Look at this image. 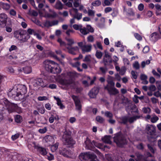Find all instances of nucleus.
<instances>
[{
  "label": "nucleus",
  "mask_w": 161,
  "mask_h": 161,
  "mask_svg": "<svg viewBox=\"0 0 161 161\" xmlns=\"http://www.w3.org/2000/svg\"><path fill=\"white\" fill-rule=\"evenodd\" d=\"M100 70L103 74H105L106 72L107 71L108 69L107 68H104L103 67H101L99 68Z\"/></svg>",
  "instance_id": "69168bd1"
},
{
  "label": "nucleus",
  "mask_w": 161,
  "mask_h": 161,
  "mask_svg": "<svg viewBox=\"0 0 161 161\" xmlns=\"http://www.w3.org/2000/svg\"><path fill=\"white\" fill-rule=\"evenodd\" d=\"M99 92V90L97 87L93 88L88 93V95L91 98H95Z\"/></svg>",
  "instance_id": "f3484780"
},
{
  "label": "nucleus",
  "mask_w": 161,
  "mask_h": 161,
  "mask_svg": "<svg viewBox=\"0 0 161 161\" xmlns=\"http://www.w3.org/2000/svg\"><path fill=\"white\" fill-rule=\"evenodd\" d=\"M103 55V53L101 52L98 50L96 51L95 56L98 59H101Z\"/></svg>",
  "instance_id": "ea45409f"
},
{
  "label": "nucleus",
  "mask_w": 161,
  "mask_h": 161,
  "mask_svg": "<svg viewBox=\"0 0 161 161\" xmlns=\"http://www.w3.org/2000/svg\"><path fill=\"white\" fill-rule=\"evenodd\" d=\"M66 48L68 50V53L73 55H75L76 53H75V51L78 50L79 49V48L77 46H75L74 47H72V46H68L66 47Z\"/></svg>",
  "instance_id": "4be33fe9"
},
{
  "label": "nucleus",
  "mask_w": 161,
  "mask_h": 161,
  "mask_svg": "<svg viewBox=\"0 0 161 161\" xmlns=\"http://www.w3.org/2000/svg\"><path fill=\"white\" fill-rule=\"evenodd\" d=\"M22 69L24 73L26 74L30 73L32 71L31 67L28 66L24 67Z\"/></svg>",
  "instance_id": "7c9ffc66"
},
{
  "label": "nucleus",
  "mask_w": 161,
  "mask_h": 161,
  "mask_svg": "<svg viewBox=\"0 0 161 161\" xmlns=\"http://www.w3.org/2000/svg\"><path fill=\"white\" fill-rule=\"evenodd\" d=\"M131 103H130L127 104V106H125V110L127 112H129L130 110H131Z\"/></svg>",
  "instance_id": "864d4df0"
},
{
  "label": "nucleus",
  "mask_w": 161,
  "mask_h": 161,
  "mask_svg": "<svg viewBox=\"0 0 161 161\" xmlns=\"http://www.w3.org/2000/svg\"><path fill=\"white\" fill-rule=\"evenodd\" d=\"M76 76V73L75 72H69L67 73L66 77L69 79V80L74 79V78Z\"/></svg>",
  "instance_id": "bb28decb"
},
{
  "label": "nucleus",
  "mask_w": 161,
  "mask_h": 161,
  "mask_svg": "<svg viewBox=\"0 0 161 161\" xmlns=\"http://www.w3.org/2000/svg\"><path fill=\"white\" fill-rule=\"evenodd\" d=\"M124 12L126 13V14L129 16H134L135 14L131 8H129L128 9H126L125 7H123Z\"/></svg>",
  "instance_id": "a878e982"
},
{
  "label": "nucleus",
  "mask_w": 161,
  "mask_h": 161,
  "mask_svg": "<svg viewBox=\"0 0 161 161\" xmlns=\"http://www.w3.org/2000/svg\"><path fill=\"white\" fill-rule=\"evenodd\" d=\"M37 148L38 151L41 154L43 155L47 154V152L45 148L40 147H38Z\"/></svg>",
  "instance_id": "cd10ccee"
},
{
  "label": "nucleus",
  "mask_w": 161,
  "mask_h": 161,
  "mask_svg": "<svg viewBox=\"0 0 161 161\" xmlns=\"http://www.w3.org/2000/svg\"><path fill=\"white\" fill-rule=\"evenodd\" d=\"M59 153L65 157H67L69 154V151L66 148L62 147L60 148L59 150Z\"/></svg>",
  "instance_id": "5701e85b"
},
{
  "label": "nucleus",
  "mask_w": 161,
  "mask_h": 161,
  "mask_svg": "<svg viewBox=\"0 0 161 161\" xmlns=\"http://www.w3.org/2000/svg\"><path fill=\"white\" fill-rule=\"evenodd\" d=\"M146 130L148 134L153 135L156 132L155 127L152 125H147L146 128Z\"/></svg>",
  "instance_id": "2eb2a0df"
},
{
  "label": "nucleus",
  "mask_w": 161,
  "mask_h": 161,
  "mask_svg": "<svg viewBox=\"0 0 161 161\" xmlns=\"http://www.w3.org/2000/svg\"><path fill=\"white\" fill-rule=\"evenodd\" d=\"M80 159L86 161H99L97 158L96 155L94 153H81L79 156Z\"/></svg>",
  "instance_id": "20e7f679"
},
{
  "label": "nucleus",
  "mask_w": 161,
  "mask_h": 161,
  "mask_svg": "<svg viewBox=\"0 0 161 161\" xmlns=\"http://www.w3.org/2000/svg\"><path fill=\"white\" fill-rule=\"evenodd\" d=\"M44 64L45 69L48 72H50L55 62L51 60H46L44 62Z\"/></svg>",
  "instance_id": "f8f14e48"
},
{
  "label": "nucleus",
  "mask_w": 161,
  "mask_h": 161,
  "mask_svg": "<svg viewBox=\"0 0 161 161\" xmlns=\"http://www.w3.org/2000/svg\"><path fill=\"white\" fill-rule=\"evenodd\" d=\"M156 86L158 91L161 90V81H158L156 83Z\"/></svg>",
  "instance_id": "4d7b16f0"
},
{
  "label": "nucleus",
  "mask_w": 161,
  "mask_h": 161,
  "mask_svg": "<svg viewBox=\"0 0 161 161\" xmlns=\"http://www.w3.org/2000/svg\"><path fill=\"white\" fill-rule=\"evenodd\" d=\"M133 66L134 68L136 69L139 68V64L138 61H136L133 64Z\"/></svg>",
  "instance_id": "13d9d810"
},
{
  "label": "nucleus",
  "mask_w": 161,
  "mask_h": 161,
  "mask_svg": "<svg viewBox=\"0 0 161 161\" xmlns=\"http://www.w3.org/2000/svg\"><path fill=\"white\" fill-rule=\"evenodd\" d=\"M137 161H156L154 159L148 160L147 158H145L144 156L139 153H136Z\"/></svg>",
  "instance_id": "412c9836"
},
{
  "label": "nucleus",
  "mask_w": 161,
  "mask_h": 161,
  "mask_svg": "<svg viewBox=\"0 0 161 161\" xmlns=\"http://www.w3.org/2000/svg\"><path fill=\"white\" fill-rule=\"evenodd\" d=\"M45 140L47 142H53L54 141L53 138L51 136H47L44 138Z\"/></svg>",
  "instance_id": "473e14b6"
},
{
  "label": "nucleus",
  "mask_w": 161,
  "mask_h": 161,
  "mask_svg": "<svg viewBox=\"0 0 161 161\" xmlns=\"http://www.w3.org/2000/svg\"><path fill=\"white\" fill-rule=\"evenodd\" d=\"M160 38V35L159 34L154 32L151 35L150 39L151 41L155 42Z\"/></svg>",
  "instance_id": "b1692460"
},
{
  "label": "nucleus",
  "mask_w": 161,
  "mask_h": 161,
  "mask_svg": "<svg viewBox=\"0 0 161 161\" xmlns=\"http://www.w3.org/2000/svg\"><path fill=\"white\" fill-rule=\"evenodd\" d=\"M54 99L56 100L57 101V104L58 106H60V108L61 109H63L64 108V106L62 103L60 99L58 97H56L55 96L53 97Z\"/></svg>",
  "instance_id": "c85d7f7f"
},
{
  "label": "nucleus",
  "mask_w": 161,
  "mask_h": 161,
  "mask_svg": "<svg viewBox=\"0 0 161 161\" xmlns=\"http://www.w3.org/2000/svg\"><path fill=\"white\" fill-rule=\"evenodd\" d=\"M95 12L94 11L89 9L88 11V15L89 16H94Z\"/></svg>",
  "instance_id": "5fc2aeb1"
},
{
  "label": "nucleus",
  "mask_w": 161,
  "mask_h": 161,
  "mask_svg": "<svg viewBox=\"0 0 161 161\" xmlns=\"http://www.w3.org/2000/svg\"><path fill=\"white\" fill-rule=\"evenodd\" d=\"M105 54L103 59V62L105 66L109 65L112 62L111 55H109L108 52H104Z\"/></svg>",
  "instance_id": "9d476101"
},
{
  "label": "nucleus",
  "mask_w": 161,
  "mask_h": 161,
  "mask_svg": "<svg viewBox=\"0 0 161 161\" xmlns=\"http://www.w3.org/2000/svg\"><path fill=\"white\" fill-rule=\"evenodd\" d=\"M14 35V37L22 43L27 42L30 37V36L23 30L15 31Z\"/></svg>",
  "instance_id": "f257e3e1"
},
{
  "label": "nucleus",
  "mask_w": 161,
  "mask_h": 161,
  "mask_svg": "<svg viewBox=\"0 0 161 161\" xmlns=\"http://www.w3.org/2000/svg\"><path fill=\"white\" fill-rule=\"evenodd\" d=\"M71 97L74 101L76 109L80 112L81 108V105L80 99L77 96L74 95H72Z\"/></svg>",
  "instance_id": "9b49d317"
},
{
  "label": "nucleus",
  "mask_w": 161,
  "mask_h": 161,
  "mask_svg": "<svg viewBox=\"0 0 161 161\" xmlns=\"http://www.w3.org/2000/svg\"><path fill=\"white\" fill-rule=\"evenodd\" d=\"M134 36L139 41L141 40H142V37L138 33H135L134 34Z\"/></svg>",
  "instance_id": "680f3d73"
},
{
  "label": "nucleus",
  "mask_w": 161,
  "mask_h": 161,
  "mask_svg": "<svg viewBox=\"0 0 161 161\" xmlns=\"http://www.w3.org/2000/svg\"><path fill=\"white\" fill-rule=\"evenodd\" d=\"M105 116L107 118H112L113 117V114L112 113L108 111H106L104 113Z\"/></svg>",
  "instance_id": "58836bf2"
},
{
  "label": "nucleus",
  "mask_w": 161,
  "mask_h": 161,
  "mask_svg": "<svg viewBox=\"0 0 161 161\" xmlns=\"http://www.w3.org/2000/svg\"><path fill=\"white\" fill-rule=\"evenodd\" d=\"M82 14L81 13H80L78 12L75 14L73 15L72 16L73 17H74V18H75L79 20L82 18Z\"/></svg>",
  "instance_id": "72a5a7b5"
},
{
  "label": "nucleus",
  "mask_w": 161,
  "mask_h": 161,
  "mask_svg": "<svg viewBox=\"0 0 161 161\" xmlns=\"http://www.w3.org/2000/svg\"><path fill=\"white\" fill-rule=\"evenodd\" d=\"M18 94L19 95L21 96L20 100H23L22 101H25L29 95H27L25 97V95L27 92V88L25 85H19L16 87Z\"/></svg>",
  "instance_id": "39448f33"
},
{
  "label": "nucleus",
  "mask_w": 161,
  "mask_h": 161,
  "mask_svg": "<svg viewBox=\"0 0 161 161\" xmlns=\"http://www.w3.org/2000/svg\"><path fill=\"white\" fill-rule=\"evenodd\" d=\"M110 136H105L103 138H102V140L105 143L111 144V142L110 139Z\"/></svg>",
  "instance_id": "c756f323"
},
{
  "label": "nucleus",
  "mask_w": 161,
  "mask_h": 161,
  "mask_svg": "<svg viewBox=\"0 0 161 161\" xmlns=\"http://www.w3.org/2000/svg\"><path fill=\"white\" fill-rule=\"evenodd\" d=\"M91 56L90 55H86L83 60V61L85 62H90L91 61Z\"/></svg>",
  "instance_id": "a18cd8bd"
},
{
  "label": "nucleus",
  "mask_w": 161,
  "mask_h": 161,
  "mask_svg": "<svg viewBox=\"0 0 161 161\" xmlns=\"http://www.w3.org/2000/svg\"><path fill=\"white\" fill-rule=\"evenodd\" d=\"M63 84L66 86L70 85L73 89H75L76 88L77 82H75L74 79H64L63 80Z\"/></svg>",
  "instance_id": "4468645a"
},
{
  "label": "nucleus",
  "mask_w": 161,
  "mask_h": 161,
  "mask_svg": "<svg viewBox=\"0 0 161 161\" xmlns=\"http://www.w3.org/2000/svg\"><path fill=\"white\" fill-rule=\"evenodd\" d=\"M61 72V69L59 66L57 64L55 63V64H53L50 73L57 74L60 73Z\"/></svg>",
  "instance_id": "a211bd4d"
},
{
  "label": "nucleus",
  "mask_w": 161,
  "mask_h": 161,
  "mask_svg": "<svg viewBox=\"0 0 161 161\" xmlns=\"http://www.w3.org/2000/svg\"><path fill=\"white\" fill-rule=\"evenodd\" d=\"M15 111L17 112L18 113L20 114L22 113V109L21 108L19 107L17 105V107L15 108Z\"/></svg>",
  "instance_id": "052dcab7"
},
{
  "label": "nucleus",
  "mask_w": 161,
  "mask_h": 161,
  "mask_svg": "<svg viewBox=\"0 0 161 161\" xmlns=\"http://www.w3.org/2000/svg\"><path fill=\"white\" fill-rule=\"evenodd\" d=\"M86 42L85 40L83 41L78 42L77 43V44L79 47H80L81 49L84 46V45L86 43Z\"/></svg>",
  "instance_id": "603ef678"
},
{
  "label": "nucleus",
  "mask_w": 161,
  "mask_h": 161,
  "mask_svg": "<svg viewBox=\"0 0 161 161\" xmlns=\"http://www.w3.org/2000/svg\"><path fill=\"white\" fill-rule=\"evenodd\" d=\"M15 121L17 123H20L21 122L22 120V117L19 115H17L16 116L15 118Z\"/></svg>",
  "instance_id": "79ce46f5"
},
{
  "label": "nucleus",
  "mask_w": 161,
  "mask_h": 161,
  "mask_svg": "<svg viewBox=\"0 0 161 161\" xmlns=\"http://www.w3.org/2000/svg\"><path fill=\"white\" fill-rule=\"evenodd\" d=\"M80 32L84 35H87L89 33L87 29L85 28H82V27L80 28Z\"/></svg>",
  "instance_id": "e433bc0d"
},
{
  "label": "nucleus",
  "mask_w": 161,
  "mask_h": 161,
  "mask_svg": "<svg viewBox=\"0 0 161 161\" xmlns=\"http://www.w3.org/2000/svg\"><path fill=\"white\" fill-rule=\"evenodd\" d=\"M66 40L68 42L67 44L66 45L69 46H72L75 43L74 40L72 38L66 37Z\"/></svg>",
  "instance_id": "2f4dec72"
},
{
  "label": "nucleus",
  "mask_w": 161,
  "mask_h": 161,
  "mask_svg": "<svg viewBox=\"0 0 161 161\" xmlns=\"http://www.w3.org/2000/svg\"><path fill=\"white\" fill-rule=\"evenodd\" d=\"M96 120L97 122L100 123L102 124L104 122L105 119L101 116H97L96 117Z\"/></svg>",
  "instance_id": "f704fd0d"
},
{
  "label": "nucleus",
  "mask_w": 161,
  "mask_h": 161,
  "mask_svg": "<svg viewBox=\"0 0 161 161\" xmlns=\"http://www.w3.org/2000/svg\"><path fill=\"white\" fill-rule=\"evenodd\" d=\"M101 3L100 0H97L93 2L92 4L94 6H98L101 4Z\"/></svg>",
  "instance_id": "a19ab883"
},
{
  "label": "nucleus",
  "mask_w": 161,
  "mask_h": 161,
  "mask_svg": "<svg viewBox=\"0 0 161 161\" xmlns=\"http://www.w3.org/2000/svg\"><path fill=\"white\" fill-rule=\"evenodd\" d=\"M147 147L148 149L152 153H154V150L152 147V146L150 144H147Z\"/></svg>",
  "instance_id": "e2e57ef3"
},
{
  "label": "nucleus",
  "mask_w": 161,
  "mask_h": 161,
  "mask_svg": "<svg viewBox=\"0 0 161 161\" xmlns=\"http://www.w3.org/2000/svg\"><path fill=\"white\" fill-rule=\"evenodd\" d=\"M61 140L64 145L72 146L75 143V142L72 138L70 133L65 131L62 136Z\"/></svg>",
  "instance_id": "f03ea898"
},
{
  "label": "nucleus",
  "mask_w": 161,
  "mask_h": 161,
  "mask_svg": "<svg viewBox=\"0 0 161 161\" xmlns=\"http://www.w3.org/2000/svg\"><path fill=\"white\" fill-rule=\"evenodd\" d=\"M158 119V118L156 116H155L151 119V121L153 123L156 122Z\"/></svg>",
  "instance_id": "6e6d98bb"
},
{
  "label": "nucleus",
  "mask_w": 161,
  "mask_h": 161,
  "mask_svg": "<svg viewBox=\"0 0 161 161\" xmlns=\"http://www.w3.org/2000/svg\"><path fill=\"white\" fill-rule=\"evenodd\" d=\"M57 42L60 43V46H65L66 45L65 43L62 41L61 38H59L57 40Z\"/></svg>",
  "instance_id": "3c124183"
},
{
  "label": "nucleus",
  "mask_w": 161,
  "mask_h": 161,
  "mask_svg": "<svg viewBox=\"0 0 161 161\" xmlns=\"http://www.w3.org/2000/svg\"><path fill=\"white\" fill-rule=\"evenodd\" d=\"M73 28L75 30H80V28L82 27V26L81 25H78L77 24H75L73 25Z\"/></svg>",
  "instance_id": "bf43d9fd"
},
{
  "label": "nucleus",
  "mask_w": 161,
  "mask_h": 161,
  "mask_svg": "<svg viewBox=\"0 0 161 161\" xmlns=\"http://www.w3.org/2000/svg\"><path fill=\"white\" fill-rule=\"evenodd\" d=\"M114 141L118 146L122 147L127 143L126 139L121 133H117L114 137Z\"/></svg>",
  "instance_id": "7ed1b4c3"
},
{
  "label": "nucleus",
  "mask_w": 161,
  "mask_h": 161,
  "mask_svg": "<svg viewBox=\"0 0 161 161\" xmlns=\"http://www.w3.org/2000/svg\"><path fill=\"white\" fill-rule=\"evenodd\" d=\"M2 102L7 108L9 113H12L15 111V108L17 107V104L11 103L6 98L2 99Z\"/></svg>",
  "instance_id": "0eeeda50"
},
{
  "label": "nucleus",
  "mask_w": 161,
  "mask_h": 161,
  "mask_svg": "<svg viewBox=\"0 0 161 161\" xmlns=\"http://www.w3.org/2000/svg\"><path fill=\"white\" fill-rule=\"evenodd\" d=\"M2 6L3 8L5 9L6 10H8L10 7V5L9 4L3 3Z\"/></svg>",
  "instance_id": "de8ad7c7"
},
{
  "label": "nucleus",
  "mask_w": 161,
  "mask_h": 161,
  "mask_svg": "<svg viewBox=\"0 0 161 161\" xmlns=\"http://www.w3.org/2000/svg\"><path fill=\"white\" fill-rule=\"evenodd\" d=\"M8 97L14 100L19 101H21V96L19 95L16 87H14L12 89H9L7 93Z\"/></svg>",
  "instance_id": "423d86ee"
},
{
  "label": "nucleus",
  "mask_w": 161,
  "mask_h": 161,
  "mask_svg": "<svg viewBox=\"0 0 161 161\" xmlns=\"http://www.w3.org/2000/svg\"><path fill=\"white\" fill-rule=\"evenodd\" d=\"M39 112L42 114H44L45 113V109L44 107H42L38 108Z\"/></svg>",
  "instance_id": "774afa93"
},
{
  "label": "nucleus",
  "mask_w": 161,
  "mask_h": 161,
  "mask_svg": "<svg viewBox=\"0 0 161 161\" xmlns=\"http://www.w3.org/2000/svg\"><path fill=\"white\" fill-rule=\"evenodd\" d=\"M57 14L55 12H53V14H50L48 13L45 14L44 17L46 18H54L57 16Z\"/></svg>",
  "instance_id": "c9c22d12"
},
{
  "label": "nucleus",
  "mask_w": 161,
  "mask_h": 161,
  "mask_svg": "<svg viewBox=\"0 0 161 161\" xmlns=\"http://www.w3.org/2000/svg\"><path fill=\"white\" fill-rule=\"evenodd\" d=\"M33 86L37 88L40 87H46L47 86V84L44 83V82L41 78H37L35 79L33 82Z\"/></svg>",
  "instance_id": "1a4fd4ad"
},
{
  "label": "nucleus",
  "mask_w": 161,
  "mask_h": 161,
  "mask_svg": "<svg viewBox=\"0 0 161 161\" xmlns=\"http://www.w3.org/2000/svg\"><path fill=\"white\" fill-rule=\"evenodd\" d=\"M59 145V143H56L54 145L52 146L51 147V150L53 152H55L58 148Z\"/></svg>",
  "instance_id": "4c0bfd02"
},
{
  "label": "nucleus",
  "mask_w": 161,
  "mask_h": 161,
  "mask_svg": "<svg viewBox=\"0 0 161 161\" xmlns=\"http://www.w3.org/2000/svg\"><path fill=\"white\" fill-rule=\"evenodd\" d=\"M140 118V116L138 115L131 117L129 116H124L122 117L121 119L122 121L121 123L125 125L127 124L128 122H129L131 124L136 120L137 119H139Z\"/></svg>",
  "instance_id": "6e6552de"
},
{
  "label": "nucleus",
  "mask_w": 161,
  "mask_h": 161,
  "mask_svg": "<svg viewBox=\"0 0 161 161\" xmlns=\"http://www.w3.org/2000/svg\"><path fill=\"white\" fill-rule=\"evenodd\" d=\"M7 16L4 13L0 14V27L3 28L6 26Z\"/></svg>",
  "instance_id": "ddd939ff"
},
{
  "label": "nucleus",
  "mask_w": 161,
  "mask_h": 161,
  "mask_svg": "<svg viewBox=\"0 0 161 161\" xmlns=\"http://www.w3.org/2000/svg\"><path fill=\"white\" fill-rule=\"evenodd\" d=\"M69 12L70 14L72 16L73 15V12H74L76 14L78 13V10L77 9L73 7L71 9L69 10Z\"/></svg>",
  "instance_id": "37998d69"
},
{
  "label": "nucleus",
  "mask_w": 161,
  "mask_h": 161,
  "mask_svg": "<svg viewBox=\"0 0 161 161\" xmlns=\"http://www.w3.org/2000/svg\"><path fill=\"white\" fill-rule=\"evenodd\" d=\"M130 103V100H129L127 98L124 97V98L122 99V103L123 104H125L127 105Z\"/></svg>",
  "instance_id": "09e8293b"
},
{
  "label": "nucleus",
  "mask_w": 161,
  "mask_h": 161,
  "mask_svg": "<svg viewBox=\"0 0 161 161\" xmlns=\"http://www.w3.org/2000/svg\"><path fill=\"white\" fill-rule=\"evenodd\" d=\"M53 7L57 9L62 10L63 8V5L60 1L57 0Z\"/></svg>",
  "instance_id": "393cba45"
},
{
  "label": "nucleus",
  "mask_w": 161,
  "mask_h": 161,
  "mask_svg": "<svg viewBox=\"0 0 161 161\" xmlns=\"http://www.w3.org/2000/svg\"><path fill=\"white\" fill-rule=\"evenodd\" d=\"M85 143L87 147L91 146L92 144H93L96 147L99 148L101 145L100 143H97L95 142L94 141H93L92 143H91L90 140L88 138L86 139V141L85 142Z\"/></svg>",
  "instance_id": "aec40b11"
},
{
  "label": "nucleus",
  "mask_w": 161,
  "mask_h": 161,
  "mask_svg": "<svg viewBox=\"0 0 161 161\" xmlns=\"http://www.w3.org/2000/svg\"><path fill=\"white\" fill-rule=\"evenodd\" d=\"M29 14L34 16H37L38 15V13L34 10L31 11L30 10L29 11Z\"/></svg>",
  "instance_id": "49530a36"
},
{
  "label": "nucleus",
  "mask_w": 161,
  "mask_h": 161,
  "mask_svg": "<svg viewBox=\"0 0 161 161\" xmlns=\"http://www.w3.org/2000/svg\"><path fill=\"white\" fill-rule=\"evenodd\" d=\"M150 63V60L148 59L146 60V61H142L141 63V66L142 68H144L146 64H149Z\"/></svg>",
  "instance_id": "c03bdc74"
},
{
  "label": "nucleus",
  "mask_w": 161,
  "mask_h": 161,
  "mask_svg": "<svg viewBox=\"0 0 161 161\" xmlns=\"http://www.w3.org/2000/svg\"><path fill=\"white\" fill-rule=\"evenodd\" d=\"M92 49V45L90 44H87L86 43L84 45L81 49V50L83 53H88L90 52Z\"/></svg>",
  "instance_id": "6ab92c4d"
},
{
  "label": "nucleus",
  "mask_w": 161,
  "mask_h": 161,
  "mask_svg": "<svg viewBox=\"0 0 161 161\" xmlns=\"http://www.w3.org/2000/svg\"><path fill=\"white\" fill-rule=\"evenodd\" d=\"M87 41L88 42H92L94 41V39L93 36L92 35L88 36L87 38Z\"/></svg>",
  "instance_id": "8fccbe9b"
},
{
  "label": "nucleus",
  "mask_w": 161,
  "mask_h": 161,
  "mask_svg": "<svg viewBox=\"0 0 161 161\" xmlns=\"http://www.w3.org/2000/svg\"><path fill=\"white\" fill-rule=\"evenodd\" d=\"M47 130V129L46 127H44L42 129H39V132L41 133H45Z\"/></svg>",
  "instance_id": "338daca9"
},
{
  "label": "nucleus",
  "mask_w": 161,
  "mask_h": 161,
  "mask_svg": "<svg viewBox=\"0 0 161 161\" xmlns=\"http://www.w3.org/2000/svg\"><path fill=\"white\" fill-rule=\"evenodd\" d=\"M104 88L108 91L110 95H115L119 92L118 90L114 87H109L107 86L105 87Z\"/></svg>",
  "instance_id": "dca6fc26"
},
{
  "label": "nucleus",
  "mask_w": 161,
  "mask_h": 161,
  "mask_svg": "<svg viewBox=\"0 0 161 161\" xmlns=\"http://www.w3.org/2000/svg\"><path fill=\"white\" fill-rule=\"evenodd\" d=\"M142 111L145 113H149L150 111V108H143Z\"/></svg>",
  "instance_id": "0e129e2a"
}]
</instances>
